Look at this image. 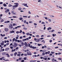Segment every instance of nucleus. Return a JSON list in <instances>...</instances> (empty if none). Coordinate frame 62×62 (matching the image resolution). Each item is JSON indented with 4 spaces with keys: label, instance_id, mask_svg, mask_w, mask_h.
Wrapping results in <instances>:
<instances>
[{
    "label": "nucleus",
    "instance_id": "nucleus-50",
    "mask_svg": "<svg viewBox=\"0 0 62 62\" xmlns=\"http://www.w3.org/2000/svg\"><path fill=\"white\" fill-rule=\"evenodd\" d=\"M49 42L50 43H51V42H52V40H50Z\"/></svg>",
    "mask_w": 62,
    "mask_h": 62
},
{
    "label": "nucleus",
    "instance_id": "nucleus-20",
    "mask_svg": "<svg viewBox=\"0 0 62 62\" xmlns=\"http://www.w3.org/2000/svg\"><path fill=\"white\" fill-rule=\"evenodd\" d=\"M12 5H11V4H9V5L8 6V7H11V6H12Z\"/></svg>",
    "mask_w": 62,
    "mask_h": 62
},
{
    "label": "nucleus",
    "instance_id": "nucleus-16",
    "mask_svg": "<svg viewBox=\"0 0 62 62\" xmlns=\"http://www.w3.org/2000/svg\"><path fill=\"white\" fill-rule=\"evenodd\" d=\"M4 21V19H2L0 21V22H3Z\"/></svg>",
    "mask_w": 62,
    "mask_h": 62
},
{
    "label": "nucleus",
    "instance_id": "nucleus-23",
    "mask_svg": "<svg viewBox=\"0 0 62 62\" xmlns=\"http://www.w3.org/2000/svg\"><path fill=\"white\" fill-rule=\"evenodd\" d=\"M24 59L25 60H26L27 59V58L26 57H25L24 58Z\"/></svg>",
    "mask_w": 62,
    "mask_h": 62
},
{
    "label": "nucleus",
    "instance_id": "nucleus-11",
    "mask_svg": "<svg viewBox=\"0 0 62 62\" xmlns=\"http://www.w3.org/2000/svg\"><path fill=\"white\" fill-rule=\"evenodd\" d=\"M23 30H26L27 29V28H25V27L23 28Z\"/></svg>",
    "mask_w": 62,
    "mask_h": 62
},
{
    "label": "nucleus",
    "instance_id": "nucleus-4",
    "mask_svg": "<svg viewBox=\"0 0 62 62\" xmlns=\"http://www.w3.org/2000/svg\"><path fill=\"white\" fill-rule=\"evenodd\" d=\"M17 45H18V44H16V43H14L13 46V47H16L17 46Z\"/></svg>",
    "mask_w": 62,
    "mask_h": 62
},
{
    "label": "nucleus",
    "instance_id": "nucleus-31",
    "mask_svg": "<svg viewBox=\"0 0 62 62\" xmlns=\"http://www.w3.org/2000/svg\"><path fill=\"white\" fill-rule=\"evenodd\" d=\"M10 48L11 49H13V47L12 46H11L10 47Z\"/></svg>",
    "mask_w": 62,
    "mask_h": 62
},
{
    "label": "nucleus",
    "instance_id": "nucleus-61",
    "mask_svg": "<svg viewBox=\"0 0 62 62\" xmlns=\"http://www.w3.org/2000/svg\"><path fill=\"white\" fill-rule=\"evenodd\" d=\"M58 54L59 55L60 54H61V53H58Z\"/></svg>",
    "mask_w": 62,
    "mask_h": 62
},
{
    "label": "nucleus",
    "instance_id": "nucleus-21",
    "mask_svg": "<svg viewBox=\"0 0 62 62\" xmlns=\"http://www.w3.org/2000/svg\"><path fill=\"white\" fill-rule=\"evenodd\" d=\"M17 54V53L16 52H15L14 54V55H15V56H16V55Z\"/></svg>",
    "mask_w": 62,
    "mask_h": 62
},
{
    "label": "nucleus",
    "instance_id": "nucleus-53",
    "mask_svg": "<svg viewBox=\"0 0 62 62\" xmlns=\"http://www.w3.org/2000/svg\"><path fill=\"white\" fill-rule=\"evenodd\" d=\"M15 38H14L13 39V41H15Z\"/></svg>",
    "mask_w": 62,
    "mask_h": 62
},
{
    "label": "nucleus",
    "instance_id": "nucleus-41",
    "mask_svg": "<svg viewBox=\"0 0 62 62\" xmlns=\"http://www.w3.org/2000/svg\"><path fill=\"white\" fill-rule=\"evenodd\" d=\"M4 61H9V60H4Z\"/></svg>",
    "mask_w": 62,
    "mask_h": 62
},
{
    "label": "nucleus",
    "instance_id": "nucleus-49",
    "mask_svg": "<svg viewBox=\"0 0 62 62\" xmlns=\"http://www.w3.org/2000/svg\"><path fill=\"white\" fill-rule=\"evenodd\" d=\"M28 13H29V14H31V12L30 11H29Z\"/></svg>",
    "mask_w": 62,
    "mask_h": 62
},
{
    "label": "nucleus",
    "instance_id": "nucleus-34",
    "mask_svg": "<svg viewBox=\"0 0 62 62\" xmlns=\"http://www.w3.org/2000/svg\"><path fill=\"white\" fill-rule=\"evenodd\" d=\"M42 54L43 55H44L45 54V53H42Z\"/></svg>",
    "mask_w": 62,
    "mask_h": 62
},
{
    "label": "nucleus",
    "instance_id": "nucleus-10",
    "mask_svg": "<svg viewBox=\"0 0 62 62\" xmlns=\"http://www.w3.org/2000/svg\"><path fill=\"white\" fill-rule=\"evenodd\" d=\"M52 29V28L51 27H49L47 28V30L49 31V30H51Z\"/></svg>",
    "mask_w": 62,
    "mask_h": 62
},
{
    "label": "nucleus",
    "instance_id": "nucleus-42",
    "mask_svg": "<svg viewBox=\"0 0 62 62\" xmlns=\"http://www.w3.org/2000/svg\"><path fill=\"white\" fill-rule=\"evenodd\" d=\"M23 49H26V47L25 46H24L23 47Z\"/></svg>",
    "mask_w": 62,
    "mask_h": 62
},
{
    "label": "nucleus",
    "instance_id": "nucleus-6",
    "mask_svg": "<svg viewBox=\"0 0 62 62\" xmlns=\"http://www.w3.org/2000/svg\"><path fill=\"white\" fill-rule=\"evenodd\" d=\"M24 44L26 47H27V46H28V44H27L26 42H25L24 43Z\"/></svg>",
    "mask_w": 62,
    "mask_h": 62
},
{
    "label": "nucleus",
    "instance_id": "nucleus-22",
    "mask_svg": "<svg viewBox=\"0 0 62 62\" xmlns=\"http://www.w3.org/2000/svg\"><path fill=\"white\" fill-rule=\"evenodd\" d=\"M51 54H54V53H55V52H53L52 51H51Z\"/></svg>",
    "mask_w": 62,
    "mask_h": 62
},
{
    "label": "nucleus",
    "instance_id": "nucleus-24",
    "mask_svg": "<svg viewBox=\"0 0 62 62\" xmlns=\"http://www.w3.org/2000/svg\"><path fill=\"white\" fill-rule=\"evenodd\" d=\"M16 34H18L19 33H20V31H17L16 32Z\"/></svg>",
    "mask_w": 62,
    "mask_h": 62
},
{
    "label": "nucleus",
    "instance_id": "nucleus-52",
    "mask_svg": "<svg viewBox=\"0 0 62 62\" xmlns=\"http://www.w3.org/2000/svg\"><path fill=\"white\" fill-rule=\"evenodd\" d=\"M27 4H25L24 5V6H25L26 7V6H27Z\"/></svg>",
    "mask_w": 62,
    "mask_h": 62
},
{
    "label": "nucleus",
    "instance_id": "nucleus-7",
    "mask_svg": "<svg viewBox=\"0 0 62 62\" xmlns=\"http://www.w3.org/2000/svg\"><path fill=\"white\" fill-rule=\"evenodd\" d=\"M6 55H8L7 57H10V56H9V55L8 54V53L6 54Z\"/></svg>",
    "mask_w": 62,
    "mask_h": 62
},
{
    "label": "nucleus",
    "instance_id": "nucleus-47",
    "mask_svg": "<svg viewBox=\"0 0 62 62\" xmlns=\"http://www.w3.org/2000/svg\"><path fill=\"white\" fill-rule=\"evenodd\" d=\"M10 45L11 46H12L13 45V43H11L10 44Z\"/></svg>",
    "mask_w": 62,
    "mask_h": 62
},
{
    "label": "nucleus",
    "instance_id": "nucleus-18",
    "mask_svg": "<svg viewBox=\"0 0 62 62\" xmlns=\"http://www.w3.org/2000/svg\"><path fill=\"white\" fill-rule=\"evenodd\" d=\"M0 44L1 45H2V46H3V45H4V43H0Z\"/></svg>",
    "mask_w": 62,
    "mask_h": 62
},
{
    "label": "nucleus",
    "instance_id": "nucleus-59",
    "mask_svg": "<svg viewBox=\"0 0 62 62\" xmlns=\"http://www.w3.org/2000/svg\"><path fill=\"white\" fill-rule=\"evenodd\" d=\"M34 44H35V45H37V43H34Z\"/></svg>",
    "mask_w": 62,
    "mask_h": 62
},
{
    "label": "nucleus",
    "instance_id": "nucleus-9",
    "mask_svg": "<svg viewBox=\"0 0 62 62\" xmlns=\"http://www.w3.org/2000/svg\"><path fill=\"white\" fill-rule=\"evenodd\" d=\"M14 4V5H16L17 6V7H18V6H19V4L17 3H15Z\"/></svg>",
    "mask_w": 62,
    "mask_h": 62
},
{
    "label": "nucleus",
    "instance_id": "nucleus-63",
    "mask_svg": "<svg viewBox=\"0 0 62 62\" xmlns=\"http://www.w3.org/2000/svg\"><path fill=\"white\" fill-rule=\"evenodd\" d=\"M31 38V36H30L29 37V39H30Z\"/></svg>",
    "mask_w": 62,
    "mask_h": 62
},
{
    "label": "nucleus",
    "instance_id": "nucleus-38",
    "mask_svg": "<svg viewBox=\"0 0 62 62\" xmlns=\"http://www.w3.org/2000/svg\"><path fill=\"white\" fill-rule=\"evenodd\" d=\"M54 61V58H53L52 59V61Z\"/></svg>",
    "mask_w": 62,
    "mask_h": 62
},
{
    "label": "nucleus",
    "instance_id": "nucleus-25",
    "mask_svg": "<svg viewBox=\"0 0 62 62\" xmlns=\"http://www.w3.org/2000/svg\"><path fill=\"white\" fill-rule=\"evenodd\" d=\"M23 41H24L25 40H26V39H23Z\"/></svg>",
    "mask_w": 62,
    "mask_h": 62
},
{
    "label": "nucleus",
    "instance_id": "nucleus-2",
    "mask_svg": "<svg viewBox=\"0 0 62 62\" xmlns=\"http://www.w3.org/2000/svg\"><path fill=\"white\" fill-rule=\"evenodd\" d=\"M34 40L35 41H36V42H39V41L40 40V39H37L36 38H34Z\"/></svg>",
    "mask_w": 62,
    "mask_h": 62
},
{
    "label": "nucleus",
    "instance_id": "nucleus-15",
    "mask_svg": "<svg viewBox=\"0 0 62 62\" xmlns=\"http://www.w3.org/2000/svg\"><path fill=\"white\" fill-rule=\"evenodd\" d=\"M2 55H4L6 54V52H4L2 53Z\"/></svg>",
    "mask_w": 62,
    "mask_h": 62
},
{
    "label": "nucleus",
    "instance_id": "nucleus-14",
    "mask_svg": "<svg viewBox=\"0 0 62 62\" xmlns=\"http://www.w3.org/2000/svg\"><path fill=\"white\" fill-rule=\"evenodd\" d=\"M10 32L11 33H14L15 32H14V31H11Z\"/></svg>",
    "mask_w": 62,
    "mask_h": 62
},
{
    "label": "nucleus",
    "instance_id": "nucleus-19",
    "mask_svg": "<svg viewBox=\"0 0 62 62\" xmlns=\"http://www.w3.org/2000/svg\"><path fill=\"white\" fill-rule=\"evenodd\" d=\"M3 5L4 6V7H6V6H7V5L5 3L3 4Z\"/></svg>",
    "mask_w": 62,
    "mask_h": 62
},
{
    "label": "nucleus",
    "instance_id": "nucleus-30",
    "mask_svg": "<svg viewBox=\"0 0 62 62\" xmlns=\"http://www.w3.org/2000/svg\"><path fill=\"white\" fill-rule=\"evenodd\" d=\"M23 17H24V18H27V16H23Z\"/></svg>",
    "mask_w": 62,
    "mask_h": 62
},
{
    "label": "nucleus",
    "instance_id": "nucleus-1",
    "mask_svg": "<svg viewBox=\"0 0 62 62\" xmlns=\"http://www.w3.org/2000/svg\"><path fill=\"white\" fill-rule=\"evenodd\" d=\"M27 54L28 55H32V53H31V52L30 51L27 52Z\"/></svg>",
    "mask_w": 62,
    "mask_h": 62
},
{
    "label": "nucleus",
    "instance_id": "nucleus-55",
    "mask_svg": "<svg viewBox=\"0 0 62 62\" xmlns=\"http://www.w3.org/2000/svg\"><path fill=\"white\" fill-rule=\"evenodd\" d=\"M15 41H16V42H17L18 40H17V39H15Z\"/></svg>",
    "mask_w": 62,
    "mask_h": 62
},
{
    "label": "nucleus",
    "instance_id": "nucleus-51",
    "mask_svg": "<svg viewBox=\"0 0 62 62\" xmlns=\"http://www.w3.org/2000/svg\"><path fill=\"white\" fill-rule=\"evenodd\" d=\"M20 55H21V54H17V56H20Z\"/></svg>",
    "mask_w": 62,
    "mask_h": 62
},
{
    "label": "nucleus",
    "instance_id": "nucleus-48",
    "mask_svg": "<svg viewBox=\"0 0 62 62\" xmlns=\"http://www.w3.org/2000/svg\"><path fill=\"white\" fill-rule=\"evenodd\" d=\"M20 39H23V37H22L21 36L20 38Z\"/></svg>",
    "mask_w": 62,
    "mask_h": 62
},
{
    "label": "nucleus",
    "instance_id": "nucleus-46",
    "mask_svg": "<svg viewBox=\"0 0 62 62\" xmlns=\"http://www.w3.org/2000/svg\"><path fill=\"white\" fill-rule=\"evenodd\" d=\"M7 38L5 37L4 38V39H7Z\"/></svg>",
    "mask_w": 62,
    "mask_h": 62
},
{
    "label": "nucleus",
    "instance_id": "nucleus-56",
    "mask_svg": "<svg viewBox=\"0 0 62 62\" xmlns=\"http://www.w3.org/2000/svg\"><path fill=\"white\" fill-rule=\"evenodd\" d=\"M17 27L18 28H20V27H21V26H17Z\"/></svg>",
    "mask_w": 62,
    "mask_h": 62
},
{
    "label": "nucleus",
    "instance_id": "nucleus-13",
    "mask_svg": "<svg viewBox=\"0 0 62 62\" xmlns=\"http://www.w3.org/2000/svg\"><path fill=\"white\" fill-rule=\"evenodd\" d=\"M8 50H9V49L8 48H7L5 49V51H8Z\"/></svg>",
    "mask_w": 62,
    "mask_h": 62
},
{
    "label": "nucleus",
    "instance_id": "nucleus-12",
    "mask_svg": "<svg viewBox=\"0 0 62 62\" xmlns=\"http://www.w3.org/2000/svg\"><path fill=\"white\" fill-rule=\"evenodd\" d=\"M23 18L22 17H19V19H20V20H23Z\"/></svg>",
    "mask_w": 62,
    "mask_h": 62
},
{
    "label": "nucleus",
    "instance_id": "nucleus-32",
    "mask_svg": "<svg viewBox=\"0 0 62 62\" xmlns=\"http://www.w3.org/2000/svg\"><path fill=\"white\" fill-rule=\"evenodd\" d=\"M46 52V50H44L43 51V53H45Z\"/></svg>",
    "mask_w": 62,
    "mask_h": 62
},
{
    "label": "nucleus",
    "instance_id": "nucleus-64",
    "mask_svg": "<svg viewBox=\"0 0 62 62\" xmlns=\"http://www.w3.org/2000/svg\"><path fill=\"white\" fill-rule=\"evenodd\" d=\"M24 60H22L21 61L22 62H24Z\"/></svg>",
    "mask_w": 62,
    "mask_h": 62
},
{
    "label": "nucleus",
    "instance_id": "nucleus-54",
    "mask_svg": "<svg viewBox=\"0 0 62 62\" xmlns=\"http://www.w3.org/2000/svg\"><path fill=\"white\" fill-rule=\"evenodd\" d=\"M21 44L22 45H24V43H23V42H22L21 43Z\"/></svg>",
    "mask_w": 62,
    "mask_h": 62
},
{
    "label": "nucleus",
    "instance_id": "nucleus-8",
    "mask_svg": "<svg viewBox=\"0 0 62 62\" xmlns=\"http://www.w3.org/2000/svg\"><path fill=\"white\" fill-rule=\"evenodd\" d=\"M5 30L6 32H7L8 30V29L7 28H6L5 29Z\"/></svg>",
    "mask_w": 62,
    "mask_h": 62
},
{
    "label": "nucleus",
    "instance_id": "nucleus-44",
    "mask_svg": "<svg viewBox=\"0 0 62 62\" xmlns=\"http://www.w3.org/2000/svg\"><path fill=\"white\" fill-rule=\"evenodd\" d=\"M41 23L42 24H45V23L44 22H42Z\"/></svg>",
    "mask_w": 62,
    "mask_h": 62
},
{
    "label": "nucleus",
    "instance_id": "nucleus-27",
    "mask_svg": "<svg viewBox=\"0 0 62 62\" xmlns=\"http://www.w3.org/2000/svg\"><path fill=\"white\" fill-rule=\"evenodd\" d=\"M18 9L19 10H22V8H19Z\"/></svg>",
    "mask_w": 62,
    "mask_h": 62
},
{
    "label": "nucleus",
    "instance_id": "nucleus-28",
    "mask_svg": "<svg viewBox=\"0 0 62 62\" xmlns=\"http://www.w3.org/2000/svg\"><path fill=\"white\" fill-rule=\"evenodd\" d=\"M24 56H27V54H24Z\"/></svg>",
    "mask_w": 62,
    "mask_h": 62
},
{
    "label": "nucleus",
    "instance_id": "nucleus-35",
    "mask_svg": "<svg viewBox=\"0 0 62 62\" xmlns=\"http://www.w3.org/2000/svg\"><path fill=\"white\" fill-rule=\"evenodd\" d=\"M7 10V12H9V9H8Z\"/></svg>",
    "mask_w": 62,
    "mask_h": 62
},
{
    "label": "nucleus",
    "instance_id": "nucleus-36",
    "mask_svg": "<svg viewBox=\"0 0 62 62\" xmlns=\"http://www.w3.org/2000/svg\"><path fill=\"white\" fill-rule=\"evenodd\" d=\"M34 25H37V24L36 23H34Z\"/></svg>",
    "mask_w": 62,
    "mask_h": 62
},
{
    "label": "nucleus",
    "instance_id": "nucleus-5",
    "mask_svg": "<svg viewBox=\"0 0 62 62\" xmlns=\"http://www.w3.org/2000/svg\"><path fill=\"white\" fill-rule=\"evenodd\" d=\"M17 7H18V6L17 5H14L13 6V8L14 9H15V8H17Z\"/></svg>",
    "mask_w": 62,
    "mask_h": 62
},
{
    "label": "nucleus",
    "instance_id": "nucleus-3",
    "mask_svg": "<svg viewBox=\"0 0 62 62\" xmlns=\"http://www.w3.org/2000/svg\"><path fill=\"white\" fill-rule=\"evenodd\" d=\"M9 28L10 29H11L13 28V25L11 23L9 26Z\"/></svg>",
    "mask_w": 62,
    "mask_h": 62
},
{
    "label": "nucleus",
    "instance_id": "nucleus-17",
    "mask_svg": "<svg viewBox=\"0 0 62 62\" xmlns=\"http://www.w3.org/2000/svg\"><path fill=\"white\" fill-rule=\"evenodd\" d=\"M38 45L39 46H40V45H42V44H38Z\"/></svg>",
    "mask_w": 62,
    "mask_h": 62
},
{
    "label": "nucleus",
    "instance_id": "nucleus-33",
    "mask_svg": "<svg viewBox=\"0 0 62 62\" xmlns=\"http://www.w3.org/2000/svg\"><path fill=\"white\" fill-rule=\"evenodd\" d=\"M54 30H52L51 31V32H54Z\"/></svg>",
    "mask_w": 62,
    "mask_h": 62
},
{
    "label": "nucleus",
    "instance_id": "nucleus-43",
    "mask_svg": "<svg viewBox=\"0 0 62 62\" xmlns=\"http://www.w3.org/2000/svg\"><path fill=\"white\" fill-rule=\"evenodd\" d=\"M12 13L13 14H15V13H14V11H12Z\"/></svg>",
    "mask_w": 62,
    "mask_h": 62
},
{
    "label": "nucleus",
    "instance_id": "nucleus-62",
    "mask_svg": "<svg viewBox=\"0 0 62 62\" xmlns=\"http://www.w3.org/2000/svg\"><path fill=\"white\" fill-rule=\"evenodd\" d=\"M12 17L13 18H16V16H13Z\"/></svg>",
    "mask_w": 62,
    "mask_h": 62
},
{
    "label": "nucleus",
    "instance_id": "nucleus-39",
    "mask_svg": "<svg viewBox=\"0 0 62 62\" xmlns=\"http://www.w3.org/2000/svg\"><path fill=\"white\" fill-rule=\"evenodd\" d=\"M36 37L37 38H39V35H37Z\"/></svg>",
    "mask_w": 62,
    "mask_h": 62
},
{
    "label": "nucleus",
    "instance_id": "nucleus-26",
    "mask_svg": "<svg viewBox=\"0 0 62 62\" xmlns=\"http://www.w3.org/2000/svg\"><path fill=\"white\" fill-rule=\"evenodd\" d=\"M58 60H62V59L61 58H59L58 59Z\"/></svg>",
    "mask_w": 62,
    "mask_h": 62
},
{
    "label": "nucleus",
    "instance_id": "nucleus-60",
    "mask_svg": "<svg viewBox=\"0 0 62 62\" xmlns=\"http://www.w3.org/2000/svg\"><path fill=\"white\" fill-rule=\"evenodd\" d=\"M28 46L29 47H30V44H29V43H28Z\"/></svg>",
    "mask_w": 62,
    "mask_h": 62
},
{
    "label": "nucleus",
    "instance_id": "nucleus-29",
    "mask_svg": "<svg viewBox=\"0 0 62 62\" xmlns=\"http://www.w3.org/2000/svg\"><path fill=\"white\" fill-rule=\"evenodd\" d=\"M22 33V30H20V32H19L20 33Z\"/></svg>",
    "mask_w": 62,
    "mask_h": 62
},
{
    "label": "nucleus",
    "instance_id": "nucleus-58",
    "mask_svg": "<svg viewBox=\"0 0 62 62\" xmlns=\"http://www.w3.org/2000/svg\"><path fill=\"white\" fill-rule=\"evenodd\" d=\"M9 45V43H6V45Z\"/></svg>",
    "mask_w": 62,
    "mask_h": 62
},
{
    "label": "nucleus",
    "instance_id": "nucleus-40",
    "mask_svg": "<svg viewBox=\"0 0 62 62\" xmlns=\"http://www.w3.org/2000/svg\"><path fill=\"white\" fill-rule=\"evenodd\" d=\"M8 18H10V19H11V18H12V17L11 16L10 17H8Z\"/></svg>",
    "mask_w": 62,
    "mask_h": 62
},
{
    "label": "nucleus",
    "instance_id": "nucleus-57",
    "mask_svg": "<svg viewBox=\"0 0 62 62\" xmlns=\"http://www.w3.org/2000/svg\"><path fill=\"white\" fill-rule=\"evenodd\" d=\"M32 47H33V46H32V45H31L30 46V48H32Z\"/></svg>",
    "mask_w": 62,
    "mask_h": 62
},
{
    "label": "nucleus",
    "instance_id": "nucleus-45",
    "mask_svg": "<svg viewBox=\"0 0 62 62\" xmlns=\"http://www.w3.org/2000/svg\"><path fill=\"white\" fill-rule=\"evenodd\" d=\"M47 54H50V51H48L47 52Z\"/></svg>",
    "mask_w": 62,
    "mask_h": 62
},
{
    "label": "nucleus",
    "instance_id": "nucleus-37",
    "mask_svg": "<svg viewBox=\"0 0 62 62\" xmlns=\"http://www.w3.org/2000/svg\"><path fill=\"white\" fill-rule=\"evenodd\" d=\"M50 17H54V16L51 15L50 16Z\"/></svg>",
    "mask_w": 62,
    "mask_h": 62
}]
</instances>
